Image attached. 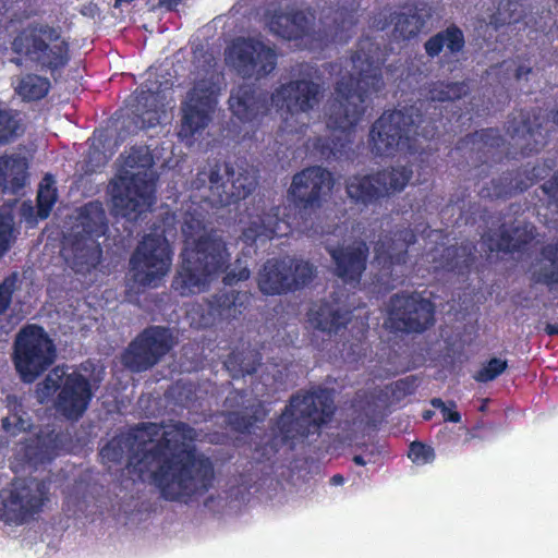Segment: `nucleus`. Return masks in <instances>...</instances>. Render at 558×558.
Returning a JSON list of instances; mask_svg holds the SVG:
<instances>
[{
  "label": "nucleus",
  "instance_id": "obj_48",
  "mask_svg": "<svg viewBox=\"0 0 558 558\" xmlns=\"http://www.w3.org/2000/svg\"><path fill=\"white\" fill-rule=\"evenodd\" d=\"M19 408H22V405L20 404ZM2 427L7 433L16 436L20 433L31 429L32 423L31 420L26 417L25 411L15 408L14 412L2 418Z\"/></svg>",
  "mask_w": 558,
  "mask_h": 558
},
{
  "label": "nucleus",
  "instance_id": "obj_14",
  "mask_svg": "<svg viewBox=\"0 0 558 558\" xmlns=\"http://www.w3.org/2000/svg\"><path fill=\"white\" fill-rule=\"evenodd\" d=\"M315 268L302 259L272 257L267 259L257 276V287L264 295H282L308 286Z\"/></svg>",
  "mask_w": 558,
  "mask_h": 558
},
{
  "label": "nucleus",
  "instance_id": "obj_16",
  "mask_svg": "<svg viewBox=\"0 0 558 558\" xmlns=\"http://www.w3.org/2000/svg\"><path fill=\"white\" fill-rule=\"evenodd\" d=\"M170 328L150 325L129 343L122 353V364L133 373H142L157 365L173 348Z\"/></svg>",
  "mask_w": 558,
  "mask_h": 558
},
{
  "label": "nucleus",
  "instance_id": "obj_56",
  "mask_svg": "<svg viewBox=\"0 0 558 558\" xmlns=\"http://www.w3.org/2000/svg\"><path fill=\"white\" fill-rule=\"evenodd\" d=\"M415 378L413 376L400 379L396 383V388L404 393H411L414 388Z\"/></svg>",
  "mask_w": 558,
  "mask_h": 558
},
{
  "label": "nucleus",
  "instance_id": "obj_45",
  "mask_svg": "<svg viewBox=\"0 0 558 558\" xmlns=\"http://www.w3.org/2000/svg\"><path fill=\"white\" fill-rule=\"evenodd\" d=\"M24 132L22 113L16 109L0 105V146L14 143Z\"/></svg>",
  "mask_w": 558,
  "mask_h": 558
},
{
  "label": "nucleus",
  "instance_id": "obj_38",
  "mask_svg": "<svg viewBox=\"0 0 558 558\" xmlns=\"http://www.w3.org/2000/svg\"><path fill=\"white\" fill-rule=\"evenodd\" d=\"M344 186L348 197L356 205L367 207L384 198L376 172L350 175Z\"/></svg>",
  "mask_w": 558,
  "mask_h": 558
},
{
  "label": "nucleus",
  "instance_id": "obj_21",
  "mask_svg": "<svg viewBox=\"0 0 558 558\" xmlns=\"http://www.w3.org/2000/svg\"><path fill=\"white\" fill-rule=\"evenodd\" d=\"M359 0H329L319 11V40L342 44L357 23Z\"/></svg>",
  "mask_w": 558,
  "mask_h": 558
},
{
  "label": "nucleus",
  "instance_id": "obj_54",
  "mask_svg": "<svg viewBox=\"0 0 558 558\" xmlns=\"http://www.w3.org/2000/svg\"><path fill=\"white\" fill-rule=\"evenodd\" d=\"M430 404L440 410L445 422L459 423L461 421V414L449 408L440 398L432 399Z\"/></svg>",
  "mask_w": 558,
  "mask_h": 558
},
{
  "label": "nucleus",
  "instance_id": "obj_35",
  "mask_svg": "<svg viewBox=\"0 0 558 558\" xmlns=\"http://www.w3.org/2000/svg\"><path fill=\"white\" fill-rule=\"evenodd\" d=\"M404 11L390 13L375 23L378 29H386L391 23L395 24L393 35L398 39L410 40L416 37L426 23V19L421 14L415 3H407L402 7Z\"/></svg>",
  "mask_w": 558,
  "mask_h": 558
},
{
  "label": "nucleus",
  "instance_id": "obj_8",
  "mask_svg": "<svg viewBox=\"0 0 558 558\" xmlns=\"http://www.w3.org/2000/svg\"><path fill=\"white\" fill-rule=\"evenodd\" d=\"M57 359L53 340L45 328L37 324L23 326L13 341L12 363L25 384H33Z\"/></svg>",
  "mask_w": 558,
  "mask_h": 558
},
{
  "label": "nucleus",
  "instance_id": "obj_51",
  "mask_svg": "<svg viewBox=\"0 0 558 558\" xmlns=\"http://www.w3.org/2000/svg\"><path fill=\"white\" fill-rule=\"evenodd\" d=\"M408 457L416 464H426L435 459L434 449L421 441H413L409 446Z\"/></svg>",
  "mask_w": 558,
  "mask_h": 558
},
{
  "label": "nucleus",
  "instance_id": "obj_42",
  "mask_svg": "<svg viewBox=\"0 0 558 558\" xmlns=\"http://www.w3.org/2000/svg\"><path fill=\"white\" fill-rule=\"evenodd\" d=\"M426 98L432 102H454L466 97L470 92L468 81L437 80L425 87Z\"/></svg>",
  "mask_w": 558,
  "mask_h": 558
},
{
  "label": "nucleus",
  "instance_id": "obj_64",
  "mask_svg": "<svg viewBox=\"0 0 558 558\" xmlns=\"http://www.w3.org/2000/svg\"><path fill=\"white\" fill-rule=\"evenodd\" d=\"M432 416H433V412H432V411H429V410H427V411H425V412L423 413V418H424L425 421L430 420V418H432Z\"/></svg>",
  "mask_w": 558,
  "mask_h": 558
},
{
  "label": "nucleus",
  "instance_id": "obj_13",
  "mask_svg": "<svg viewBox=\"0 0 558 558\" xmlns=\"http://www.w3.org/2000/svg\"><path fill=\"white\" fill-rule=\"evenodd\" d=\"M172 248L163 235L146 234L130 257L132 281L141 288H156L170 269Z\"/></svg>",
  "mask_w": 558,
  "mask_h": 558
},
{
  "label": "nucleus",
  "instance_id": "obj_59",
  "mask_svg": "<svg viewBox=\"0 0 558 558\" xmlns=\"http://www.w3.org/2000/svg\"><path fill=\"white\" fill-rule=\"evenodd\" d=\"M344 482V478L341 474H335L331 478H330V483L333 484V485H341L343 484Z\"/></svg>",
  "mask_w": 558,
  "mask_h": 558
},
{
  "label": "nucleus",
  "instance_id": "obj_46",
  "mask_svg": "<svg viewBox=\"0 0 558 558\" xmlns=\"http://www.w3.org/2000/svg\"><path fill=\"white\" fill-rule=\"evenodd\" d=\"M50 88L51 83L49 78L35 73H28L19 80L15 93L24 101H38L48 95Z\"/></svg>",
  "mask_w": 558,
  "mask_h": 558
},
{
  "label": "nucleus",
  "instance_id": "obj_23",
  "mask_svg": "<svg viewBox=\"0 0 558 558\" xmlns=\"http://www.w3.org/2000/svg\"><path fill=\"white\" fill-rule=\"evenodd\" d=\"M232 116L243 124H258L270 111V96L254 85L242 84L232 89L229 97Z\"/></svg>",
  "mask_w": 558,
  "mask_h": 558
},
{
  "label": "nucleus",
  "instance_id": "obj_44",
  "mask_svg": "<svg viewBox=\"0 0 558 558\" xmlns=\"http://www.w3.org/2000/svg\"><path fill=\"white\" fill-rule=\"evenodd\" d=\"M262 353L257 349L233 350L225 361V366L233 378L256 373L262 364Z\"/></svg>",
  "mask_w": 558,
  "mask_h": 558
},
{
  "label": "nucleus",
  "instance_id": "obj_20",
  "mask_svg": "<svg viewBox=\"0 0 558 558\" xmlns=\"http://www.w3.org/2000/svg\"><path fill=\"white\" fill-rule=\"evenodd\" d=\"M218 104V89L208 81H199L191 89L187 101L183 105V116L179 130L181 138H193L196 133L206 129L211 121Z\"/></svg>",
  "mask_w": 558,
  "mask_h": 558
},
{
  "label": "nucleus",
  "instance_id": "obj_15",
  "mask_svg": "<svg viewBox=\"0 0 558 558\" xmlns=\"http://www.w3.org/2000/svg\"><path fill=\"white\" fill-rule=\"evenodd\" d=\"M226 59L239 76L259 81L277 68L278 53L274 46L255 37H236L227 48Z\"/></svg>",
  "mask_w": 558,
  "mask_h": 558
},
{
  "label": "nucleus",
  "instance_id": "obj_26",
  "mask_svg": "<svg viewBox=\"0 0 558 558\" xmlns=\"http://www.w3.org/2000/svg\"><path fill=\"white\" fill-rule=\"evenodd\" d=\"M351 319L352 311L327 300L314 303L307 313L311 327L327 340H331L345 330Z\"/></svg>",
  "mask_w": 558,
  "mask_h": 558
},
{
  "label": "nucleus",
  "instance_id": "obj_28",
  "mask_svg": "<svg viewBox=\"0 0 558 558\" xmlns=\"http://www.w3.org/2000/svg\"><path fill=\"white\" fill-rule=\"evenodd\" d=\"M293 229L289 218L281 217L280 206H272L268 211L250 221L241 238L247 245H254L258 241L266 242L274 238L288 236Z\"/></svg>",
  "mask_w": 558,
  "mask_h": 558
},
{
  "label": "nucleus",
  "instance_id": "obj_43",
  "mask_svg": "<svg viewBox=\"0 0 558 558\" xmlns=\"http://www.w3.org/2000/svg\"><path fill=\"white\" fill-rule=\"evenodd\" d=\"M412 177L411 166L388 167L376 171L384 198L403 191Z\"/></svg>",
  "mask_w": 558,
  "mask_h": 558
},
{
  "label": "nucleus",
  "instance_id": "obj_5",
  "mask_svg": "<svg viewBox=\"0 0 558 558\" xmlns=\"http://www.w3.org/2000/svg\"><path fill=\"white\" fill-rule=\"evenodd\" d=\"M441 120V114L437 119L424 117L414 106L386 110L369 129V148L377 157H393L399 150L421 153L424 147L420 140H434Z\"/></svg>",
  "mask_w": 558,
  "mask_h": 558
},
{
  "label": "nucleus",
  "instance_id": "obj_52",
  "mask_svg": "<svg viewBox=\"0 0 558 558\" xmlns=\"http://www.w3.org/2000/svg\"><path fill=\"white\" fill-rule=\"evenodd\" d=\"M255 415H247L241 412H231L228 415V423L232 430L248 434L256 424Z\"/></svg>",
  "mask_w": 558,
  "mask_h": 558
},
{
  "label": "nucleus",
  "instance_id": "obj_55",
  "mask_svg": "<svg viewBox=\"0 0 558 558\" xmlns=\"http://www.w3.org/2000/svg\"><path fill=\"white\" fill-rule=\"evenodd\" d=\"M542 191L558 206V172L541 186Z\"/></svg>",
  "mask_w": 558,
  "mask_h": 558
},
{
  "label": "nucleus",
  "instance_id": "obj_62",
  "mask_svg": "<svg viewBox=\"0 0 558 558\" xmlns=\"http://www.w3.org/2000/svg\"><path fill=\"white\" fill-rule=\"evenodd\" d=\"M162 4H166L168 7L177 5L180 0H160Z\"/></svg>",
  "mask_w": 558,
  "mask_h": 558
},
{
  "label": "nucleus",
  "instance_id": "obj_63",
  "mask_svg": "<svg viewBox=\"0 0 558 558\" xmlns=\"http://www.w3.org/2000/svg\"><path fill=\"white\" fill-rule=\"evenodd\" d=\"M551 120L558 126V108L551 111Z\"/></svg>",
  "mask_w": 558,
  "mask_h": 558
},
{
  "label": "nucleus",
  "instance_id": "obj_7",
  "mask_svg": "<svg viewBox=\"0 0 558 558\" xmlns=\"http://www.w3.org/2000/svg\"><path fill=\"white\" fill-rule=\"evenodd\" d=\"M12 49L53 77L65 69L71 59L69 43L48 24H28L14 37Z\"/></svg>",
  "mask_w": 558,
  "mask_h": 558
},
{
  "label": "nucleus",
  "instance_id": "obj_49",
  "mask_svg": "<svg viewBox=\"0 0 558 558\" xmlns=\"http://www.w3.org/2000/svg\"><path fill=\"white\" fill-rule=\"evenodd\" d=\"M508 368L507 360H501L499 357H492L488 360L482 368H480L475 375L474 379L477 383H488L495 380L498 376H500Z\"/></svg>",
  "mask_w": 558,
  "mask_h": 558
},
{
  "label": "nucleus",
  "instance_id": "obj_10",
  "mask_svg": "<svg viewBox=\"0 0 558 558\" xmlns=\"http://www.w3.org/2000/svg\"><path fill=\"white\" fill-rule=\"evenodd\" d=\"M66 371L65 365L53 367L38 384V391L45 398L57 393V410L69 420H78L88 409L94 392L86 376L77 371Z\"/></svg>",
  "mask_w": 558,
  "mask_h": 558
},
{
  "label": "nucleus",
  "instance_id": "obj_33",
  "mask_svg": "<svg viewBox=\"0 0 558 558\" xmlns=\"http://www.w3.org/2000/svg\"><path fill=\"white\" fill-rule=\"evenodd\" d=\"M529 277L533 284L549 291L558 288V240L541 247L529 266Z\"/></svg>",
  "mask_w": 558,
  "mask_h": 558
},
{
  "label": "nucleus",
  "instance_id": "obj_11",
  "mask_svg": "<svg viewBox=\"0 0 558 558\" xmlns=\"http://www.w3.org/2000/svg\"><path fill=\"white\" fill-rule=\"evenodd\" d=\"M156 184L146 170L132 173L125 170L109 185L112 209L117 216L136 220L156 202Z\"/></svg>",
  "mask_w": 558,
  "mask_h": 558
},
{
  "label": "nucleus",
  "instance_id": "obj_19",
  "mask_svg": "<svg viewBox=\"0 0 558 558\" xmlns=\"http://www.w3.org/2000/svg\"><path fill=\"white\" fill-rule=\"evenodd\" d=\"M333 183L330 171L320 166H312L293 175L289 194L301 213L311 214L323 206Z\"/></svg>",
  "mask_w": 558,
  "mask_h": 558
},
{
  "label": "nucleus",
  "instance_id": "obj_34",
  "mask_svg": "<svg viewBox=\"0 0 558 558\" xmlns=\"http://www.w3.org/2000/svg\"><path fill=\"white\" fill-rule=\"evenodd\" d=\"M476 262L477 246L470 240L446 246L437 259L439 268L462 277L471 274Z\"/></svg>",
  "mask_w": 558,
  "mask_h": 558
},
{
  "label": "nucleus",
  "instance_id": "obj_58",
  "mask_svg": "<svg viewBox=\"0 0 558 558\" xmlns=\"http://www.w3.org/2000/svg\"><path fill=\"white\" fill-rule=\"evenodd\" d=\"M544 330L548 336H558V324L548 323Z\"/></svg>",
  "mask_w": 558,
  "mask_h": 558
},
{
  "label": "nucleus",
  "instance_id": "obj_9",
  "mask_svg": "<svg viewBox=\"0 0 558 558\" xmlns=\"http://www.w3.org/2000/svg\"><path fill=\"white\" fill-rule=\"evenodd\" d=\"M49 500L45 482L34 477H15L0 489V521L9 526L27 524L43 512Z\"/></svg>",
  "mask_w": 558,
  "mask_h": 558
},
{
  "label": "nucleus",
  "instance_id": "obj_29",
  "mask_svg": "<svg viewBox=\"0 0 558 558\" xmlns=\"http://www.w3.org/2000/svg\"><path fill=\"white\" fill-rule=\"evenodd\" d=\"M252 295L245 291H220L207 301L208 317L203 316L198 326L207 328L216 320L238 319L250 306Z\"/></svg>",
  "mask_w": 558,
  "mask_h": 558
},
{
  "label": "nucleus",
  "instance_id": "obj_2",
  "mask_svg": "<svg viewBox=\"0 0 558 558\" xmlns=\"http://www.w3.org/2000/svg\"><path fill=\"white\" fill-rule=\"evenodd\" d=\"M368 39L360 40L351 61L355 75L341 76L335 85L337 97L330 101L327 126L341 135L317 136L313 140V149L325 161L341 160L350 148L349 135L362 120L366 111V101L385 87L383 66L385 59L379 47Z\"/></svg>",
  "mask_w": 558,
  "mask_h": 558
},
{
  "label": "nucleus",
  "instance_id": "obj_22",
  "mask_svg": "<svg viewBox=\"0 0 558 558\" xmlns=\"http://www.w3.org/2000/svg\"><path fill=\"white\" fill-rule=\"evenodd\" d=\"M545 119L536 109L520 110L508 120L507 133L520 145L521 154L530 156L539 153L548 142V131L544 128Z\"/></svg>",
  "mask_w": 558,
  "mask_h": 558
},
{
  "label": "nucleus",
  "instance_id": "obj_25",
  "mask_svg": "<svg viewBox=\"0 0 558 558\" xmlns=\"http://www.w3.org/2000/svg\"><path fill=\"white\" fill-rule=\"evenodd\" d=\"M316 11L312 8L306 10H291L283 12L275 10L268 19L269 31L288 41H298L311 37Z\"/></svg>",
  "mask_w": 558,
  "mask_h": 558
},
{
  "label": "nucleus",
  "instance_id": "obj_60",
  "mask_svg": "<svg viewBox=\"0 0 558 558\" xmlns=\"http://www.w3.org/2000/svg\"><path fill=\"white\" fill-rule=\"evenodd\" d=\"M361 324H362V328L359 331V333L361 335L360 338H359L360 340L366 338V333L368 331L367 323L366 322H362Z\"/></svg>",
  "mask_w": 558,
  "mask_h": 558
},
{
  "label": "nucleus",
  "instance_id": "obj_31",
  "mask_svg": "<svg viewBox=\"0 0 558 558\" xmlns=\"http://www.w3.org/2000/svg\"><path fill=\"white\" fill-rule=\"evenodd\" d=\"M462 146H471L481 165L492 166L502 160V146L505 138L496 128H486L466 134L461 140Z\"/></svg>",
  "mask_w": 558,
  "mask_h": 558
},
{
  "label": "nucleus",
  "instance_id": "obj_39",
  "mask_svg": "<svg viewBox=\"0 0 558 558\" xmlns=\"http://www.w3.org/2000/svg\"><path fill=\"white\" fill-rule=\"evenodd\" d=\"M77 230L74 234L96 239L104 236L108 230V221L102 205L98 202H89L81 209L77 217Z\"/></svg>",
  "mask_w": 558,
  "mask_h": 558
},
{
  "label": "nucleus",
  "instance_id": "obj_53",
  "mask_svg": "<svg viewBox=\"0 0 558 558\" xmlns=\"http://www.w3.org/2000/svg\"><path fill=\"white\" fill-rule=\"evenodd\" d=\"M13 229V217L0 214V258L10 250Z\"/></svg>",
  "mask_w": 558,
  "mask_h": 558
},
{
  "label": "nucleus",
  "instance_id": "obj_40",
  "mask_svg": "<svg viewBox=\"0 0 558 558\" xmlns=\"http://www.w3.org/2000/svg\"><path fill=\"white\" fill-rule=\"evenodd\" d=\"M520 229L514 227L508 229L501 225L497 231L487 233L483 236L484 244L490 253L512 254L524 250L531 238L518 234Z\"/></svg>",
  "mask_w": 558,
  "mask_h": 558
},
{
  "label": "nucleus",
  "instance_id": "obj_6",
  "mask_svg": "<svg viewBox=\"0 0 558 558\" xmlns=\"http://www.w3.org/2000/svg\"><path fill=\"white\" fill-rule=\"evenodd\" d=\"M256 185V177L246 167L217 158L207 159L191 181V189L204 192L201 197L217 208L245 199Z\"/></svg>",
  "mask_w": 558,
  "mask_h": 558
},
{
  "label": "nucleus",
  "instance_id": "obj_27",
  "mask_svg": "<svg viewBox=\"0 0 558 558\" xmlns=\"http://www.w3.org/2000/svg\"><path fill=\"white\" fill-rule=\"evenodd\" d=\"M335 275L345 283H359L366 269L369 250L364 241L328 250Z\"/></svg>",
  "mask_w": 558,
  "mask_h": 558
},
{
  "label": "nucleus",
  "instance_id": "obj_17",
  "mask_svg": "<svg viewBox=\"0 0 558 558\" xmlns=\"http://www.w3.org/2000/svg\"><path fill=\"white\" fill-rule=\"evenodd\" d=\"M390 328L405 333H422L435 323V305L421 294L397 293L389 300Z\"/></svg>",
  "mask_w": 558,
  "mask_h": 558
},
{
  "label": "nucleus",
  "instance_id": "obj_1",
  "mask_svg": "<svg viewBox=\"0 0 558 558\" xmlns=\"http://www.w3.org/2000/svg\"><path fill=\"white\" fill-rule=\"evenodd\" d=\"M161 425L141 423L126 433H120L107 441L99 450L101 462L120 465L126 457V468L142 476L156 463L151 480L167 501L185 505L204 496L214 485L215 466L210 458L198 452L190 442L194 440L195 430L184 422H177L165 429L157 441L145 449L148 441L160 433Z\"/></svg>",
  "mask_w": 558,
  "mask_h": 558
},
{
  "label": "nucleus",
  "instance_id": "obj_37",
  "mask_svg": "<svg viewBox=\"0 0 558 558\" xmlns=\"http://www.w3.org/2000/svg\"><path fill=\"white\" fill-rule=\"evenodd\" d=\"M465 48L463 31L457 24H450L437 32L424 43V50L428 58L439 57L442 51L446 56L457 57Z\"/></svg>",
  "mask_w": 558,
  "mask_h": 558
},
{
  "label": "nucleus",
  "instance_id": "obj_12",
  "mask_svg": "<svg viewBox=\"0 0 558 558\" xmlns=\"http://www.w3.org/2000/svg\"><path fill=\"white\" fill-rule=\"evenodd\" d=\"M417 235L410 227L397 228L380 235L374 245V263L378 267L380 283L385 290L395 289L403 282V269L409 262V247Z\"/></svg>",
  "mask_w": 558,
  "mask_h": 558
},
{
  "label": "nucleus",
  "instance_id": "obj_32",
  "mask_svg": "<svg viewBox=\"0 0 558 558\" xmlns=\"http://www.w3.org/2000/svg\"><path fill=\"white\" fill-rule=\"evenodd\" d=\"M62 447V435L49 425L28 439L23 447V458L34 468L51 462Z\"/></svg>",
  "mask_w": 558,
  "mask_h": 558
},
{
  "label": "nucleus",
  "instance_id": "obj_30",
  "mask_svg": "<svg viewBox=\"0 0 558 558\" xmlns=\"http://www.w3.org/2000/svg\"><path fill=\"white\" fill-rule=\"evenodd\" d=\"M157 90L147 84L140 85L125 100L124 116L140 129L153 128L158 123Z\"/></svg>",
  "mask_w": 558,
  "mask_h": 558
},
{
  "label": "nucleus",
  "instance_id": "obj_50",
  "mask_svg": "<svg viewBox=\"0 0 558 558\" xmlns=\"http://www.w3.org/2000/svg\"><path fill=\"white\" fill-rule=\"evenodd\" d=\"M19 275L12 272L0 283V316L5 314L12 303V298L17 289Z\"/></svg>",
  "mask_w": 558,
  "mask_h": 558
},
{
  "label": "nucleus",
  "instance_id": "obj_57",
  "mask_svg": "<svg viewBox=\"0 0 558 558\" xmlns=\"http://www.w3.org/2000/svg\"><path fill=\"white\" fill-rule=\"evenodd\" d=\"M532 72V69L530 66L525 65H519L515 70V78L521 80L524 76H527Z\"/></svg>",
  "mask_w": 558,
  "mask_h": 558
},
{
  "label": "nucleus",
  "instance_id": "obj_24",
  "mask_svg": "<svg viewBox=\"0 0 558 558\" xmlns=\"http://www.w3.org/2000/svg\"><path fill=\"white\" fill-rule=\"evenodd\" d=\"M547 174L544 167L530 163L513 170L502 172L498 179L490 182V187L482 190L483 196L492 198H508L525 192Z\"/></svg>",
  "mask_w": 558,
  "mask_h": 558
},
{
  "label": "nucleus",
  "instance_id": "obj_61",
  "mask_svg": "<svg viewBox=\"0 0 558 558\" xmlns=\"http://www.w3.org/2000/svg\"><path fill=\"white\" fill-rule=\"evenodd\" d=\"M353 462L356 464V465H362L364 466L366 464V461L364 460V458L360 454H356L353 457Z\"/></svg>",
  "mask_w": 558,
  "mask_h": 558
},
{
  "label": "nucleus",
  "instance_id": "obj_4",
  "mask_svg": "<svg viewBox=\"0 0 558 558\" xmlns=\"http://www.w3.org/2000/svg\"><path fill=\"white\" fill-rule=\"evenodd\" d=\"M182 262L174 275L171 287L181 296H190L205 291L210 281L226 272L223 283L233 286L250 278L251 271L242 267L238 271H227L230 254L221 236L213 233L201 235L191 248H185Z\"/></svg>",
  "mask_w": 558,
  "mask_h": 558
},
{
  "label": "nucleus",
  "instance_id": "obj_47",
  "mask_svg": "<svg viewBox=\"0 0 558 558\" xmlns=\"http://www.w3.org/2000/svg\"><path fill=\"white\" fill-rule=\"evenodd\" d=\"M50 174H46L39 183L37 192V217L41 220L49 217L52 207L57 202V189Z\"/></svg>",
  "mask_w": 558,
  "mask_h": 558
},
{
  "label": "nucleus",
  "instance_id": "obj_3",
  "mask_svg": "<svg viewBox=\"0 0 558 558\" xmlns=\"http://www.w3.org/2000/svg\"><path fill=\"white\" fill-rule=\"evenodd\" d=\"M336 410L333 397L326 388L296 391L271 423L269 439L256 450L267 461L283 447L294 450L310 436H320L323 428L332 422Z\"/></svg>",
  "mask_w": 558,
  "mask_h": 558
},
{
  "label": "nucleus",
  "instance_id": "obj_36",
  "mask_svg": "<svg viewBox=\"0 0 558 558\" xmlns=\"http://www.w3.org/2000/svg\"><path fill=\"white\" fill-rule=\"evenodd\" d=\"M70 250L71 266L77 274H89L101 263L102 248L96 239L73 234Z\"/></svg>",
  "mask_w": 558,
  "mask_h": 558
},
{
  "label": "nucleus",
  "instance_id": "obj_41",
  "mask_svg": "<svg viewBox=\"0 0 558 558\" xmlns=\"http://www.w3.org/2000/svg\"><path fill=\"white\" fill-rule=\"evenodd\" d=\"M25 165L20 157L0 156V193H19L25 185Z\"/></svg>",
  "mask_w": 558,
  "mask_h": 558
},
{
  "label": "nucleus",
  "instance_id": "obj_18",
  "mask_svg": "<svg viewBox=\"0 0 558 558\" xmlns=\"http://www.w3.org/2000/svg\"><path fill=\"white\" fill-rule=\"evenodd\" d=\"M323 96L320 83L310 76H302L279 85L270 94V100L277 112L294 116L316 109Z\"/></svg>",
  "mask_w": 558,
  "mask_h": 558
}]
</instances>
